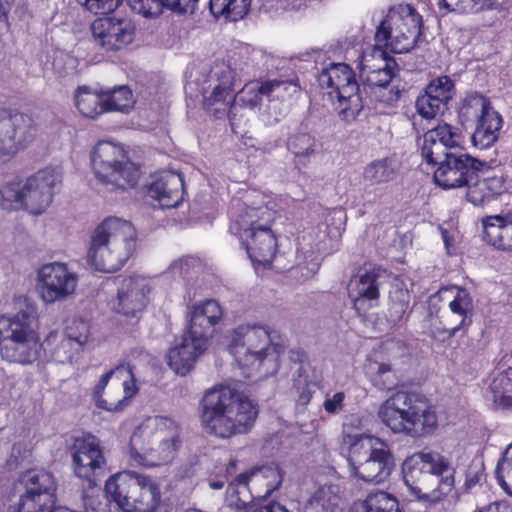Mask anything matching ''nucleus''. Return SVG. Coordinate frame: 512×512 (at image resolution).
<instances>
[{
	"mask_svg": "<svg viewBox=\"0 0 512 512\" xmlns=\"http://www.w3.org/2000/svg\"><path fill=\"white\" fill-rule=\"evenodd\" d=\"M421 16L410 5L391 8L378 27L376 45L363 53L360 62L362 93L377 101L392 104L400 97V91L389 88L397 68L396 61L381 48L384 45L393 53L409 52L420 35Z\"/></svg>",
	"mask_w": 512,
	"mask_h": 512,
	"instance_id": "f257e3e1",
	"label": "nucleus"
},
{
	"mask_svg": "<svg viewBox=\"0 0 512 512\" xmlns=\"http://www.w3.org/2000/svg\"><path fill=\"white\" fill-rule=\"evenodd\" d=\"M201 408L204 429L220 438L249 432L258 416L257 405L248 396L225 385L207 390Z\"/></svg>",
	"mask_w": 512,
	"mask_h": 512,
	"instance_id": "f03ea898",
	"label": "nucleus"
},
{
	"mask_svg": "<svg viewBox=\"0 0 512 512\" xmlns=\"http://www.w3.org/2000/svg\"><path fill=\"white\" fill-rule=\"evenodd\" d=\"M250 203L235 200L230 210V232L239 235L250 259L263 265L275 258L276 238L271 230L275 219L272 202L265 196Z\"/></svg>",
	"mask_w": 512,
	"mask_h": 512,
	"instance_id": "7ed1b4c3",
	"label": "nucleus"
},
{
	"mask_svg": "<svg viewBox=\"0 0 512 512\" xmlns=\"http://www.w3.org/2000/svg\"><path fill=\"white\" fill-rule=\"evenodd\" d=\"M37 306L19 298L18 311L0 316V356L4 361L29 365L41 355L42 345L36 330Z\"/></svg>",
	"mask_w": 512,
	"mask_h": 512,
	"instance_id": "20e7f679",
	"label": "nucleus"
},
{
	"mask_svg": "<svg viewBox=\"0 0 512 512\" xmlns=\"http://www.w3.org/2000/svg\"><path fill=\"white\" fill-rule=\"evenodd\" d=\"M182 429L173 418L147 417L130 438L132 459L143 466H159L172 462L181 446Z\"/></svg>",
	"mask_w": 512,
	"mask_h": 512,
	"instance_id": "39448f33",
	"label": "nucleus"
},
{
	"mask_svg": "<svg viewBox=\"0 0 512 512\" xmlns=\"http://www.w3.org/2000/svg\"><path fill=\"white\" fill-rule=\"evenodd\" d=\"M136 246L133 225L117 217L103 220L91 235L87 260L96 271L114 273L120 270Z\"/></svg>",
	"mask_w": 512,
	"mask_h": 512,
	"instance_id": "423d86ee",
	"label": "nucleus"
},
{
	"mask_svg": "<svg viewBox=\"0 0 512 512\" xmlns=\"http://www.w3.org/2000/svg\"><path fill=\"white\" fill-rule=\"evenodd\" d=\"M229 351L247 377L254 371L267 376L277 372L284 346L273 343L267 327L245 324L233 330Z\"/></svg>",
	"mask_w": 512,
	"mask_h": 512,
	"instance_id": "0eeeda50",
	"label": "nucleus"
},
{
	"mask_svg": "<svg viewBox=\"0 0 512 512\" xmlns=\"http://www.w3.org/2000/svg\"><path fill=\"white\" fill-rule=\"evenodd\" d=\"M348 463L354 477L373 484L385 482L395 467L389 445L380 438L367 434L351 437Z\"/></svg>",
	"mask_w": 512,
	"mask_h": 512,
	"instance_id": "6e6552de",
	"label": "nucleus"
},
{
	"mask_svg": "<svg viewBox=\"0 0 512 512\" xmlns=\"http://www.w3.org/2000/svg\"><path fill=\"white\" fill-rule=\"evenodd\" d=\"M96 178L109 191L133 188L140 178V167L131 162L124 148L111 141H99L91 154Z\"/></svg>",
	"mask_w": 512,
	"mask_h": 512,
	"instance_id": "1a4fd4ad",
	"label": "nucleus"
},
{
	"mask_svg": "<svg viewBox=\"0 0 512 512\" xmlns=\"http://www.w3.org/2000/svg\"><path fill=\"white\" fill-rule=\"evenodd\" d=\"M105 492L124 512H154L160 502V491L150 478L133 471L111 476Z\"/></svg>",
	"mask_w": 512,
	"mask_h": 512,
	"instance_id": "9d476101",
	"label": "nucleus"
},
{
	"mask_svg": "<svg viewBox=\"0 0 512 512\" xmlns=\"http://www.w3.org/2000/svg\"><path fill=\"white\" fill-rule=\"evenodd\" d=\"M318 83L322 89H331L329 95L337 99L335 109L339 117L352 122L363 109L362 90L355 73L345 63H331L318 75Z\"/></svg>",
	"mask_w": 512,
	"mask_h": 512,
	"instance_id": "9b49d317",
	"label": "nucleus"
},
{
	"mask_svg": "<svg viewBox=\"0 0 512 512\" xmlns=\"http://www.w3.org/2000/svg\"><path fill=\"white\" fill-rule=\"evenodd\" d=\"M487 169L486 162L467 153L453 152L441 160L434 172V181L443 189L461 188L472 184Z\"/></svg>",
	"mask_w": 512,
	"mask_h": 512,
	"instance_id": "f8f14e48",
	"label": "nucleus"
},
{
	"mask_svg": "<svg viewBox=\"0 0 512 512\" xmlns=\"http://www.w3.org/2000/svg\"><path fill=\"white\" fill-rule=\"evenodd\" d=\"M22 481L26 492L12 512H55L60 508L55 506L56 482L52 474L44 470L27 471Z\"/></svg>",
	"mask_w": 512,
	"mask_h": 512,
	"instance_id": "ddd939ff",
	"label": "nucleus"
},
{
	"mask_svg": "<svg viewBox=\"0 0 512 512\" xmlns=\"http://www.w3.org/2000/svg\"><path fill=\"white\" fill-rule=\"evenodd\" d=\"M78 276L64 263L43 265L37 273V291L45 304L63 302L74 294Z\"/></svg>",
	"mask_w": 512,
	"mask_h": 512,
	"instance_id": "4468645a",
	"label": "nucleus"
},
{
	"mask_svg": "<svg viewBox=\"0 0 512 512\" xmlns=\"http://www.w3.org/2000/svg\"><path fill=\"white\" fill-rule=\"evenodd\" d=\"M464 108L472 110L477 117V123L472 134V143L479 149L491 147L499 137L503 120L501 115L493 109L488 98L471 93L464 100Z\"/></svg>",
	"mask_w": 512,
	"mask_h": 512,
	"instance_id": "2eb2a0df",
	"label": "nucleus"
},
{
	"mask_svg": "<svg viewBox=\"0 0 512 512\" xmlns=\"http://www.w3.org/2000/svg\"><path fill=\"white\" fill-rule=\"evenodd\" d=\"M61 182L62 173L57 168L38 171L22 186V205L32 214H41L51 204Z\"/></svg>",
	"mask_w": 512,
	"mask_h": 512,
	"instance_id": "dca6fc26",
	"label": "nucleus"
},
{
	"mask_svg": "<svg viewBox=\"0 0 512 512\" xmlns=\"http://www.w3.org/2000/svg\"><path fill=\"white\" fill-rule=\"evenodd\" d=\"M72 468L75 475L90 485L105 474L106 459L99 440L92 435L78 438L71 447Z\"/></svg>",
	"mask_w": 512,
	"mask_h": 512,
	"instance_id": "f3484780",
	"label": "nucleus"
},
{
	"mask_svg": "<svg viewBox=\"0 0 512 512\" xmlns=\"http://www.w3.org/2000/svg\"><path fill=\"white\" fill-rule=\"evenodd\" d=\"M88 339V323L79 320L73 321V323L67 327L66 334H60L55 331L50 332L41 345L42 350L48 354L53 361L65 364L72 362L83 345L88 342Z\"/></svg>",
	"mask_w": 512,
	"mask_h": 512,
	"instance_id": "a211bd4d",
	"label": "nucleus"
},
{
	"mask_svg": "<svg viewBox=\"0 0 512 512\" xmlns=\"http://www.w3.org/2000/svg\"><path fill=\"white\" fill-rule=\"evenodd\" d=\"M420 465V470L437 478L438 484L434 490L436 498L448 495L456 484V468L452 459L438 451L423 450L410 456L404 462V467L410 469Z\"/></svg>",
	"mask_w": 512,
	"mask_h": 512,
	"instance_id": "6ab92c4d",
	"label": "nucleus"
},
{
	"mask_svg": "<svg viewBox=\"0 0 512 512\" xmlns=\"http://www.w3.org/2000/svg\"><path fill=\"white\" fill-rule=\"evenodd\" d=\"M250 479H255L256 481L265 480L267 492L270 493L281 486L283 475L279 466L274 463L254 467L248 472L239 474L227 488V501L230 506L243 509L251 503L252 496L247 489Z\"/></svg>",
	"mask_w": 512,
	"mask_h": 512,
	"instance_id": "aec40b11",
	"label": "nucleus"
},
{
	"mask_svg": "<svg viewBox=\"0 0 512 512\" xmlns=\"http://www.w3.org/2000/svg\"><path fill=\"white\" fill-rule=\"evenodd\" d=\"M35 134L36 128L29 116L0 111V159L14 155L31 142Z\"/></svg>",
	"mask_w": 512,
	"mask_h": 512,
	"instance_id": "412c9836",
	"label": "nucleus"
},
{
	"mask_svg": "<svg viewBox=\"0 0 512 512\" xmlns=\"http://www.w3.org/2000/svg\"><path fill=\"white\" fill-rule=\"evenodd\" d=\"M94 42L105 51H118L128 46L135 33L131 20L118 17H102L91 24Z\"/></svg>",
	"mask_w": 512,
	"mask_h": 512,
	"instance_id": "4be33fe9",
	"label": "nucleus"
},
{
	"mask_svg": "<svg viewBox=\"0 0 512 512\" xmlns=\"http://www.w3.org/2000/svg\"><path fill=\"white\" fill-rule=\"evenodd\" d=\"M419 398L415 394L404 391L397 392L389 397L380 406L378 417L381 422L393 433L408 434L410 420L415 411Z\"/></svg>",
	"mask_w": 512,
	"mask_h": 512,
	"instance_id": "5701e85b",
	"label": "nucleus"
},
{
	"mask_svg": "<svg viewBox=\"0 0 512 512\" xmlns=\"http://www.w3.org/2000/svg\"><path fill=\"white\" fill-rule=\"evenodd\" d=\"M151 291L148 279L135 276L123 279L114 305L116 312L126 317H136L148 303Z\"/></svg>",
	"mask_w": 512,
	"mask_h": 512,
	"instance_id": "b1692460",
	"label": "nucleus"
},
{
	"mask_svg": "<svg viewBox=\"0 0 512 512\" xmlns=\"http://www.w3.org/2000/svg\"><path fill=\"white\" fill-rule=\"evenodd\" d=\"M223 312L216 300H205L194 304L188 314L187 334L209 345L215 326L222 319Z\"/></svg>",
	"mask_w": 512,
	"mask_h": 512,
	"instance_id": "393cba45",
	"label": "nucleus"
},
{
	"mask_svg": "<svg viewBox=\"0 0 512 512\" xmlns=\"http://www.w3.org/2000/svg\"><path fill=\"white\" fill-rule=\"evenodd\" d=\"M444 292H454L453 299L449 303V308L450 313L459 318V322L455 323L447 319L441 328V332L433 331L434 338H451L455 336L458 331L468 327L472 322L473 301L470 293L466 289L457 286L446 288Z\"/></svg>",
	"mask_w": 512,
	"mask_h": 512,
	"instance_id": "a878e982",
	"label": "nucleus"
},
{
	"mask_svg": "<svg viewBox=\"0 0 512 512\" xmlns=\"http://www.w3.org/2000/svg\"><path fill=\"white\" fill-rule=\"evenodd\" d=\"M207 348V344L185 332L181 341L169 349L167 354L168 365L176 374L185 376L192 370L197 359Z\"/></svg>",
	"mask_w": 512,
	"mask_h": 512,
	"instance_id": "bb28decb",
	"label": "nucleus"
},
{
	"mask_svg": "<svg viewBox=\"0 0 512 512\" xmlns=\"http://www.w3.org/2000/svg\"><path fill=\"white\" fill-rule=\"evenodd\" d=\"M184 180L176 172H165L148 187V196L161 208H174L183 201Z\"/></svg>",
	"mask_w": 512,
	"mask_h": 512,
	"instance_id": "cd10ccee",
	"label": "nucleus"
},
{
	"mask_svg": "<svg viewBox=\"0 0 512 512\" xmlns=\"http://www.w3.org/2000/svg\"><path fill=\"white\" fill-rule=\"evenodd\" d=\"M211 80H215L217 84L209 96L204 97V104L212 106L216 103H223L229 106V113L232 114L234 109L232 92L237 82L236 72L229 64L224 62L215 64L209 75Z\"/></svg>",
	"mask_w": 512,
	"mask_h": 512,
	"instance_id": "c85d7f7f",
	"label": "nucleus"
},
{
	"mask_svg": "<svg viewBox=\"0 0 512 512\" xmlns=\"http://www.w3.org/2000/svg\"><path fill=\"white\" fill-rule=\"evenodd\" d=\"M483 238L491 245L512 250V209L482 220Z\"/></svg>",
	"mask_w": 512,
	"mask_h": 512,
	"instance_id": "c756f323",
	"label": "nucleus"
},
{
	"mask_svg": "<svg viewBox=\"0 0 512 512\" xmlns=\"http://www.w3.org/2000/svg\"><path fill=\"white\" fill-rule=\"evenodd\" d=\"M385 278V271L373 269L354 276L348 285L349 297L353 300L355 307L363 301L377 300L379 289Z\"/></svg>",
	"mask_w": 512,
	"mask_h": 512,
	"instance_id": "7c9ffc66",
	"label": "nucleus"
},
{
	"mask_svg": "<svg viewBox=\"0 0 512 512\" xmlns=\"http://www.w3.org/2000/svg\"><path fill=\"white\" fill-rule=\"evenodd\" d=\"M133 374V367L130 364L123 363L102 375L95 386L93 393V398L97 407L107 411H121L123 409V400H111L110 398H104L103 391L110 378H114L119 384H121L124 382V379L131 378Z\"/></svg>",
	"mask_w": 512,
	"mask_h": 512,
	"instance_id": "2f4dec72",
	"label": "nucleus"
},
{
	"mask_svg": "<svg viewBox=\"0 0 512 512\" xmlns=\"http://www.w3.org/2000/svg\"><path fill=\"white\" fill-rule=\"evenodd\" d=\"M131 8L145 17H157L164 8L177 13H192L198 0H127Z\"/></svg>",
	"mask_w": 512,
	"mask_h": 512,
	"instance_id": "473e14b6",
	"label": "nucleus"
},
{
	"mask_svg": "<svg viewBox=\"0 0 512 512\" xmlns=\"http://www.w3.org/2000/svg\"><path fill=\"white\" fill-rule=\"evenodd\" d=\"M287 149L294 155V164L301 168L307 166L311 158L320 149V144L314 135L308 132H296L287 139Z\"/></svg>",
	"mask_w": 512,
	"mask_h": 512,
	"instance_id": "72a5a7b5",
	"label": "nucleus"
},
{
	"mask_svg": "<svg viewBox=\"0 0 512 512\" xmlns=\"http://www.w3.org/2000/svg\"><path fill=\"white\" fill-rule=\"evenodd\" d=\"M485 395L487 400L499 407L512 406V367L493 377Z\"/></svg>",
	"mask_w": 512,
	"mask_h": 512,
	"instance_id": "f704fd0d",
	"label": "nucleus"
},
{
	"mask_svg": "<svg viewBox=\"0 0 512 512\" xmlns=\"http://www.w3.org/2000/svg\"><path fill=\"white\" fill-rule=\"evenodd\" d=\"M253 0H209V10L215 18L242 20L250 11Z\"/></svg>",
	"mask_w": 512,
	"mask_h": 512,
	"instance_id": "c9c22d12",
	"label": "nucleus"
},
{
	"mask_svg": "<svg viewBox=\"0 0 512 512\" xmlns=\"http://www.w3.org/2000/svg\"><path fill=\"white\" fill-rule=\"evenodd\" d=\"M408 430L410 437H423L432 434L437 428L436 413L422 400L419 399Z\"/></svg>",
	"mask_w": 512,
	"mask_h": 512,
	"instance_id": "e433bc0d",
	"label": "nucleus"
},
{
	"mask_svg": "<svg viewBox=\"0 0 512 512\" xmlns=\"http://www.w3.org/2000/svg\"><path fill=\"white\" fill-rule=\"evenodd\" d=\"M75 104L79 112L88 118H96L106 112L104 96L87 86L79 87L75 94Z\"/></svg>",
	"mask_w": 512,
	"mask_h": 512,
	"instance_id": "4c0bfd02",
	"label": "nucleus"
},
{
	"mask_svg": "<svg viewBox=\"0 0 512 512\" xmlns=\"http://www.w3.org/2000/svg\"><path fill=\"white\" fill-rule=\"evenodd\" d=\"M365 370L373 384L380 390H391L398 385V379L390 363L369 358L365 364Z\"/></svg>",
	"mask_w": 512,
	"mask_h": 512,
	"instance_id": "58836bf2",
	"label": "nucleus"
},
{
	"mask_svg": "<svg viewBox=\"0 0 512 512\" xmlns=\"http://www.w3.org/2000/svg\"><path fill=\"white\" fill-rule=\"evenodd\" d=\"M396 170L392 160L388 158L377 159L369 163L363 171V180L370 186H378L392 181Z\"/></svg>",
	"mask_w": 512,
	"mask_h": 512,
	"instance_id": "ea45409f",
	"label": "nucleus"
},
{
	"mask_svg": "<svg viewBox=\"0 0 512 512\" xmlns=\"http://www.w3.org/2000/svg\"><path fill=\"white\" fill-rule=\"evenodd\" d=\"M266 97V88L264 81H250L233 97V105L231 109L237 106L253 109L257 107L262 99Z\"/></svg>",
	"mask_w": 512,
	"mask_h": 512,
	"instance_id": "a19ab883",
	"label": "nucleus"
},
{
	"mask_svg": "<svg viewBox=\"0 0 512 512\" xmlns=\"http://www.w3.org/2000/svg\"><path fill=\"white\" fill-rule=\"evenodd\" d=\"M422 158L429 164H438L446 157V154L453 153L433 133L427 131L419 144Z\"/></svg>",
	"mask_w": 512,
	"mask_h": 512,
	"instance_id": "79ce46f5",
	"label": "nucleus"
},
{
	"mask_svg": "<svg viewBox=\"0 0 512 512\" xmlns=\"http://www.w3.org/2000/svg\"><path fill=\"white\" fill-rule=\"evenodd\" d=\"M365 512H400L397 498L385 491L369 493L364 501Z\"/></svg>",
	"mask_w": 512,
	"mask_h": 512,
	"instance_id": "37998d69",
	"label": "nucleus"
},
{
	"mask_svg": "<svg viewBox=\"0 0 512 512\" xmlns=\"http://www.w3.org/2000/svg\"><path fill=\"white\" fill-rule=\"evenodd\" d=\"M424 91L447 107L456 94L454 82L446 75L431 80Z\"/></svg>",
	"mask_w": 512,
	"mask_h": 512,
	"instance_id": "c03bdc74",
	"label": "nucleus"
},
{
	"mask_svg": "<svg viewBox=\"0 0 512 512\" xmlns=\"http://www.w3.org/2000/svg\"><path fill=\"white\" fill-rule=\"evenodd\" d=\"M104 101L105 106H107L106 112L119 111L128 113L134 104L132 92L126 86H120L108 92L107 96L104 97Z\"/></svg>",
	"mask_w": 512,
	"mask_h": 512,
	"instance_id": "a18cd8bd",
	"label": "nucleus"
},
{
	"mask_svg": "<svg viewBox=\"0 0 512 512\" xmlns=\"http://www.w3.org/2000/svg\"><path fill=\"white\" fill-rule=\"evenodd\" d=\"M415 107L418 114L427 120L442 115L448 109L446 105L440 103L425 91L417 97Z\"/></svg>",
	"mask_w": 512,
	"mask_h": 512,
	"instance_id": "49530a36",
	"label": "nucleus"
},
{
	"mask_svg": "<svg viewBox=\"0 0 512 512\" xmlns=\"http://www.w3.org/2000/svg\"><path fill=\"white\" fill-rule=\"evenodd\" d=\"M496 477L500 486L512 495V443L506 448L496 466Z\"/></svg>",
	"mask_w": 512,
	"mask_h": 512,
	"instance_id": "de8ad7c7",
	"label": "nucleus"
},
{
	"mask_svg": "<svg viewBox=\"0 0 512 512\" xmlns=\"http://www.w3.org/2000/svg\"><path fill=\"white\" fill-rule=\"evenodd\" d=\"M428 131L433 133L437 140H440L448 149L458 146L461 141L457 128L447 123L439 124Z\"/></svg>",
	"mask_w": 512,
	"mask_h": 512,
	"instance_id": "09e8293b",
	"label": "nucleus"
},
{
	"mask_svg": "<svg viewBox=\"0 0 512 512\" xmlns=\"http://www.w3.org/2000/svg\"><path fill=\"white\" fill-rule=\"evenodd\" d=\"M22 204V187L19 183H9L0 188V207L10 209L12 204Z\"/></svg>",
	"mask_w": 512,
	"mask_h": 512,
	"instance_id": "8fccbe9b",
	"label": "nucleus"
},
{
	"mask_svg": "<svg viewBox=\"0 0 512 512\" xmlns=\"http://www.w3.org/2000/svg\"><path fill=\"white\" fill-rule=\"evenodd\" d=\"M465 187L468 188L466 198L474 206H483L491 202L487 190L482 186V180H479V178L472 184L465 185Z\"/></svg>",
	"mask_w": 512,
	"mask_h": 512,
	"instance_id": "3c124183",
	"label": "nucleus"
},
{
	"mask_svg": "<svg viewBox=\"0 0 512 512\" xmlns=\"http://www.w3.org/2000/svg\"><path fill=\"white\" fill-rule=\"evenodd\" d=\"M266 88V98L268 99H284L288 94L290 88H294L291 83L281 80H266L264 81Z\"/></svg>",
	"mask_w": 512,
	"mask_h": 512,
	"instance_id": "603ef678",
	"label": "nucleus"
},
{
	"mask_svg": "<svg viewBox=\"0 0 512 512\" xmlns=\"http://www.w3.org/2000/svg\"><path fill=\"white\" fill-rule=\"evenodd\" d=\"M90 12L95 14L106 13L115 10L122 0H76Z\"/></svg>",
	"mask_w": 512,
	"mask_h": 512,
	"instance_id": "864d4df0",
	"label": "nucleus"
},
{
	"mask_svg": "<svg viewBox=\"0 0 512 512\" xmlns=\"http://www.w3.org/2000/svg\"><path fill=\"white\" fill-rule=\"evenodd\" d=\"M194 262V259L190 257L175 260L168 267L166 274H169L174 278H186L189 276Z\"/></svg>",
	"mask_w": 512,
	"mask_h": 512,
	"instance_id": "5fc2aeb1",
	"label": "nucleus"
},
{
	"mask_svg": "<svg viewBox=\"0 0 512 512\" xmlns=\"http://www.w3.org/2000/svg\"><path fill=\"white\" fill-rule=\"evenodd\" d=\"M297 376H294V387L300 393V398L308 401L309 400V379L307 369L303 364H299L296 370Z\"/></svg>",
	"mask_w": 512,
	"mask_h": 512,
	"instance_id": "6e6d98bb",
	"label": "nucleus"
},
{
	"mask_svg": "<svg viewBox=\"0 0 512 512\" xmlns=\"http://www.w3.org/2000/svg\"><path fill=\"white\" fill-rule=\"evenodd\" d=\"M439 4H443L447 10L459 14L479 11L476 9V0H441Z\"/></svg>",
	"mask_w": 512,
	"mask_h": 512,
	"instance_id": "4d7b16f0",
	"label": "nucleus"
},
{
	"mask_svg": "<svg viewBox=\"0 0 512 512\" xmlns=\"http://www.w3.org/2000/svg\"><path fill=\"white\" fill-rule=\"evenodd\" d=\"M482 186L487 190L491 201L506 190L505 181L502 176H493L483 179Z\"/></svg>",
	"mask_w": 512,
	"mask_h": 512,
	"instance_id": "13d9d810",
	"label": "nucleus"
},
{
	"mask_svg": "<svg viewBox=\"0 0 512 512\" xmlns=\"http://www.w3.org/2000/svg\"><path fill=\"white\" fill-rule=\"evenodd\" d=\"M345 399L344 392H337L332 397L326 398L323 406L327 413L337 414L343 409Z\"/></svg>",
	"mask_w": 512,
	"mask_h": 512,
	"instance_id": "bf43d9fd",
	"label": "nucleus"
},
{
	"mask_svg": "<svg viewBox=\"0 0 512 512\" xmlns=\"http://www.w3.org/2000/svg\"><path fill=\"white\" fill-rule=\"evenodd\" d=\"M389 303L409 308L410 295L408 290L395 288L389 292Z\"/></svg>",
	"mask_w": 512,
	"mask_h": 512,
	"instance_id": "052dcab7",
	"label": "nucleus"
},
{
	"mask_svg": "<svg viewBox=\"0 0 512 512\" xmlns=\"http://www.w3.org/2000/svg\"><path fill=\"white\" fill-rule=\"evenodd\" d=\"M483 477V468L481 466L470 467L466 474L465 489L468 491L475 487Z\"/></svg>",
	"mask_w": 512,
	"mask_h": 512,
	"instance_id": "680f3d73",
	"label": "nucleus"
},
{
	"mask_svg": "<svg viewBox=\"0 0 512 512\" xmlns=\"http://www.w3.org/2000/svg\"><path fill=\"white\" fill-rule=\"evenodd\" d=\"M474 512H512V506L507 501H496Z\"/></svg>",
	"mask_w": 512,
	"mask_h": 512,
	"instance_id": "e2e57ef3",
	"label": "nucleus"
},
{
	"mask_svg": "<svg viewBox=\"0 0 512 512\" xmlns=\"http://www.w3.org/2000/svg\"><path fill=\"white\" fill-rule=\"evenodd\" d=\"M407 311L408 308H405L404 306L389 303L388 313L390 322L394 324L400 322L404 318Z\"/></svg>",
	"mask_w": 512,
	"mask_h": 512,
	"instance_id": "0e129e2a",
	"label": "nucleus"
},
{
	"mask_svg": "<svg viewBox=\"0 0 512 512\" xmlns=\"http://www.w3.org/2000/svg\"><path fill=\"white\" fill-rule=\"evenodd\" d=\"M121 385L123 386L125 396H123L120 400H123L124 406L126 399L131 398L138 392L135 376L133 375L129 379H124V382L121 383Z\"/></svg>",
	"mask_w": 512,
	"mask_h": 512,
	"instance_id": "69168bd1",
	"label": "nucleus"
},
{
	"mask_svg": "<svg viewBox=\"0 0 512 512\" xmlns=\"http://www.w3.org/2000/svg\"><path fill=\"white\" fill-rule=\"evenodd\" d=\"M503 2L504 0H476V9L479 11L484 9H497Z\"/></svg>",
	"mask_w": 512,
	"mask_h": 512,
	"instance_id": "338daca9",
	"label": "nucleus"
},
{
	"mask_svg": "<svg viewBox=\"0 0 512 512\" xmlns=\"http://www.w3.org/2000/svg\"><path fill=\"white\" fill-rule=\"evenodd\" d=\"M330 491L329 487H322L320 488L312 497V501H317L320 503L324 496Z\"/></svg>",
	"mask_w": 512,
	"mask_h": 512,
	"instance_id": "774afa93",
	"label": "nucleus"
}]
</instances>
